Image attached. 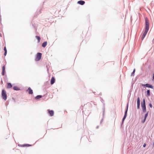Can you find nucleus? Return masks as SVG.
I'll use <instances>...</instances> for the list:
<instances>
[{
    "mask_svg": "<svg viewBox=\"0 0 154 154\" xmlns=\"http://www.w3.org/2000/svg\"><path fill=\"white\" fill-rule=\"evenodd\" d=\"M41 57L42 54L41 53H37L36 54V58L35 59V60L37 61L39 60L41 58Z\"/></svg>",
    "mask_w": 154,
    "mask_h": 154,
    "instance_id": "2",
    "label": "nucleus"
},
{
    "mask_svg": "<svg viewBox=\"0 0 154 154\" xmlns=\"http://www.w3.org/2000/svg\"><path fill=\"white\" fill-rule=\"evenodd\" d=\"M4 50L5 51V52H7V50L6 48V47H5L4 48Z\"/></svg>",
    "mask_w": 154,
    "mask_h": 154,
    "instance_id": "25",
    "label": "nucleus"
},
{
    "mask_svg": "<svg viewBox=\"0 0 154 154\" xmlns=\"http://www.w3.org/2000/svg\"><path fill=\"white\" fill-rule=\"evenodd\" d=\"M137 108L138 109L139 108L140 106V99L139 97H138L137 98Z\"/></svg>",
    "mask_w": 154,
    "mask_h": 154,
    "instance_id": "8",
    "label": "nucleus"
},
{
    "mask_svg": "<svg viewBox=\"0 0 154 154\" xmlns=\"http://www.w3.org/2000/svg\"><path fill=\"white\" fill-rule=\"evenodd\" d=\"M149 29L145 28V30L144 32V33L147 34L148 31L149 30Z\"/></svg>",
    "mask_w": 154,
    "mask_h": 154,
    "instance_id": "22",
    "label": "nucleus"
},
{
    "mask_svg": "<svg viewBox=\"0 0 154 154\" xmlns=\"http://www.w3.org/2000/svg\"><path fill=\"white\" fill-rule=\"evenodd\" d=\"M78 3L81 5H83L85 4V2L84 1L81 0L78 1Z\"/></svg>",
    "mask_w": 154,
    "mask_h": 154,
    "instance_id": "13",
    "label": "nucleus"
},
{
    "mask_svg": "<svg viewBox=\"0 0 154 154\" xmlns=\"http://www.w3.org/2000/svg\"><path fill=\"white\" fill-rule=\"evenodd\" d=\"M48 111L49 114L50 116H54V112L53 110H50L49 109H48Z\"/></svg>",
    "mask_w": 154,
    "mask_h": 154,
    "instance_id": "4",
    "label": "nucleus"
},
{
    "mask_svg": "<svg viewBox=\"0 0 154 154\" xmlns=\"http://www.w3.org/2000/svg\"><path fill=\"white\" fill-rule=\"evenodd\" d=\"M145 28L149 29V21L148 19L146 17L145 19Z\"/></svg>",
    "mask_w": 154,
    "mask_h": 154,
    "instance_id": "3",
    "label": "nucleus"
},
{
    "mask_svg": "<svg viewBox=\"0 0 154 154\" xmlns=\"http://www.w3.org/2000/svg\"><path fill=\"white\" fill-rule=\"evenodd\" d=\"M27 91L30 94H31L33 93L32 90L30 87L28 88Z\"/></svg>",
    "mask_w": 154,
    "mask_h": 154,
    "instance_id": "11",
    "label": "nucleus"
},
{
    "mask_svg": "<svg viewBox=\"0 0 154 154\" xmlns=\"http://www.w3.org/2000/svg\"><path fill=\"white\" fill-rule=\"evenodd\" d=\"M42 97V96L41 95H39L37 96L36 97H35V98L36 99H38Z\"/></svg>",
    "mask_w": 154,
    "mask_h": 154,
    "instance_id": "17",
    "label": "nucleus"
},
{
    "mask_svg": "<svg viewBox=\"0 0 154 154\" xmlns=\"http://www.w3.org/2000/svg\"><path fill=\"white\" fill-rule=\"evenodd\" d=\"M142 85V86H146V87L150 88H153L152 86L148 84H143Z\"/></svg>",
    "mask_w": 154,
    "mask_h": 154,
    "instance_id": "6",
    "label": "nucleus"
},
{
    "mask_svg": "<svg viewBox=\"0 0 154 154\" xmlns=\"http://www.w3.org/2000/svg\"><path fill=\"white\" fill-rule=\"evenodd\" d=\"M135 69H134V70H133V72L132 73V74H134V72H135Z\"/></svg>",
    "mask_w": 154,
    "mask_h": 154,
    "instance_id": "28",
    "label": "nucleus"
},
{
    "mask_svg": "<svg viewBox=\"0 0 154 154\" xmlns=\"http://www.w3.org/2000/svg\"><path fill=\"white\" fill-rule=\"evenodd\" d=\"M128 105L127 106L126 110V111L125 112L124 116V117H123V122L124 120L126 118V117L127 116V112L128 109Z\"/></svg>",
    "mask_w": 154,
    "mask_h": 154,
    "instance_id": "7",
    "label": "nucleus"
},
{
    "mask_svg": "<svg viewBox=\"0 0 154 154\" xmlns=\"http://www.w3.org/2000/svg\"><path fill=\"white\" fill-rule=\"evenodd\" d=\"M146 33H145L143 32V35L142 36V38H141V39H142V40H143V38H144L145 37V36L146 35Z\"/></svg>",
    "mask_w": 154,
    "mask_h": 154,
    "instance_id": "19",
    "label": "nucleus"
},
{
    "mask_svg": "<svg viewBox=\"0 0 154 154\" xmlns=\"http://www.w3.org/2000/svg\"><path fill=\"white\" fill-rule=\"evenodd\" d=\"M146 33H145L143 32V35L142 36V38H141V39H142V40H143V38H144L145 37V36L146 35Z\"/></svg>",
    "mask_w": 154,
    "mask_h": 154,
    "instance_id": "18",
    "label": "nucleus"
},
{
    "mask_svg": "<svg viewBox=\"0 0 154 154\" xmlns=\"http://www.w3.org/2000/svg\"><path fill=\"white\" fill-rule=\"evenodd\" d=\"M141 103H142L143 104H145V99H143V102Z\"/></svg>",
    "mask_w": 154,
    "mask_h": 154,
    "instance_id": "24",
    "label": "nucleus"
},
{
    "mask_svg": "<svg viewBox=\"0 0 154 154\" xmlns=\"http://www.w3.org/2000/svg\"><path fill=\"white\" fill-rule=\"evenodd\" d=\"M147 94L148 97H149L150 95V91L149 90L147 91Z\"/></svg>",
    "mask_w": 154,
    "mask_h": 154,
    "instance_id": "21",
    "label": "nucleus"
},
{
    "mask_svg": "<svg viewBox=\"0 0 154 154\" xmlns=\"http://www.w3.org/2000/svg\"><path fill=\"white\" fill-rule=\"evenodd\" d=\"M55 79L54 77H52L51 81V85L53 84L55 82Z\"/></svg>",
    "mask_w": 154,
    "mask_h": 154,
    "instance_id": "10",
    "label": "nucleus"
},
{
    "mask_svg": "<svg viewBox=\"0 0 154 154\" xmlns=\"http://www.w3.org/2000/svg\"><path fill=\"white\" fill-rule=\"evenodd\" d=\"M47 45V42H43L42 44V46L44 47L45 48Z\"/></svg>",
    "mask_w": 154,
    "mask_h": 154,
    "instance_id": "16",
    "label": "nucleus"
},
{
    "mask_svg": "<svg viewBox=\"0 0 154 154\" xmlns=\"http://www.w3.org/2000/svg\"><path fill=\"white\" fill-rule=\"evenodd\" d=\"M12 87V85L10 83H8L7 84V88H11Z\"/></svg>",
    "mask_w": 154,
    "mask_h": 154,
    "instance_id": "14",
    "label": "nucleus"
},
{
    "mask_svg": "<svg viewBox=\"0 0 154 154\" xmlns=\"http://www.w3.org/2000/svg\"><path fill=\"white\" fill-rule=\"evenodd\" d=\"M35 38H37V40H38V42H39L40 41V38L39 36H35Z\"/></svg>",
    "mask_w": 154,
    "mask_h": 154,
    "instance_id": "20",
    "label": "nucleus"
},
{
    "mask_svg": "<svg viewBox=\"0 0 154 154\" xmlns=\"http://www.w3.org/2000/svg\"><path fill=\"white\" fill-rule=\"evenodd\" d=\"M149 106L150 107V108H152V105L151 104V103L149 104Z\"/></svg>",
    "mask_w": 154,
    "mask_h": 154,
    "instance_id": "27",
    "label": "nucleus"
},
{
    "mask_svg": "<svg viewBox=\"0 0 154 154\" xmlns=\"http://www.w3.org/2000/svg\"><path fill=\"white\" fill-rule=\"evenodd\" d=\"M141 106L142 108L143 111L144 112H146V106L145 104H143L142 103L141 104Z\"/></svg>",
    "mask_w": 154,
    "mask_h": 154,
    "instance_id": "5",
    "label": "nucleus"
},
{
    "mask_svg": "<svg viewBox=\"0 0 154 154\" xmlns=\"http://www.w3.org/2000/svg\"><path fill=\"white\" fill-rule=\"evenodd\" d=\"M146 143H144V144H143V146L144 147H145V146H146Z\"/></svg>",
    "mask_w": 154,
    "mask_h": 154,
    "instance_id": "26",
    "label": "nucleus"
},
{
    "mask_svg": "<svg viewBox=\"0 0 154 154\" xmlns=\"http://www.w3.org/2000/svg\"><path fill=\"white\" fill-rule=\"evenodd\" d=\"M7 52H5V53H4V55L5 56H6V54H7Z\"/></svg>",
    "mask_w": 154,
    "mask_h": 154,
    "instance_id": "29",
    "label": "nucleus"
},
{
    "mask_svg": "<svg viewBox=\"0 0 154 154\" xmlns=\"http://www.w3.org/2000/svg\"><path fill=\"white\" fill-rule=\"evenodd\" d=\"M2 98L5 100H6L7 98L6 92L5 90L3 89L2 92Z\"/></svg>",
    "mask_w": 154,
    "mask_h": 154,
    "instance_id": "1",
    "label": "nucleus"
},
{
    "mask_svg": "<svg viewBox=\"0 0 154 154\" xmlns=\"http://www.w3.org/2000/svg\"><path fill=\"white\" fill-rule=\"evenodd\" d=\"M13 89L14 90L18 91L20 90V88L16 86H15L13 87Z\"/></svg>",
    "mask_w": 154,
    "mask_h": 154,
    "instance_id": "15",
    "label": "nucleus"
},
{
    "mask_svg": "<svg viewBox=\"0 0 154 154\" xmlns=\"http://www.w3.org/2000/svg\"><path fill=\"white\" fill-rule=\"evenodd\" d=\"M153 145H154V143H153Z\"/></svg>",
    "mask_w": 154,
    "mask_h": 154,
    "instance_id": "30",
    "label": "nucleus"
},
{
    "mask_svg": "<svg viewBox=\"0 0 154 154\" xmlns=\"http://www.w3.org/2000/svg\"><path fill=\"white\" fill-rule=\"evenodd\" d=\"M31 146V145H30L29 144H25L23 145V146Z\"/></svg>",
    "mask_w": 154,
    "mask_h": 154,
    "instance_id": "23",
    "label": "nucleus"
},
{
    "mask_svg": "<svg viewBox=\"0 0 154 154\" xmlns=\"http://www.w3.org/2000/svg\"><path fill=\"white\" fill-rule=\"evenodd\" d=\"M148 112H147L146 113V114H145V116L144 117V119L143 120L142 122L143 123H144L145 122L146 120V117L148 116Z\"/></svg>",
    "mask_w": 154,
    "mask_h": 154,
    "instance_id": "9",
    "label": "nucleus"
},
{
    "mask_svg": "<svg viewBox=\"0 0 154 154\" xmlns=\"http://www.w3.org/2000/svg\"><path fill=\"white\" fill-rule=\"evenodd\" d=\"M5 66H4L2 67V75H5Z\"/></svg>",
    "mask_w": 154,
    "mask_h": 154,
    "instance_id": "12",
    "label": "nucleus"
}]
</instances>
